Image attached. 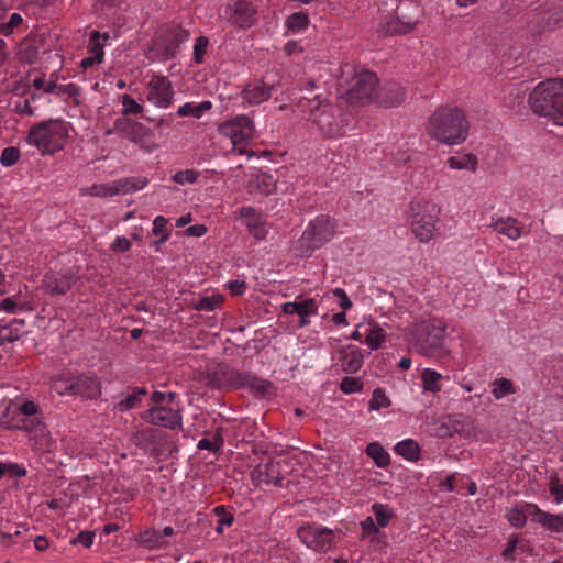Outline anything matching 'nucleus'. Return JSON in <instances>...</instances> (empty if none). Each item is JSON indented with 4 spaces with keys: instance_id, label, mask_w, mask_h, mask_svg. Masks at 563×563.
I'll use <instances>...</instances> for the list:
<instances>
[{
    "instance_id": "obj_36",
    "label": "nucleus",
    "mask_w": 563,
    "mask_h": 563,
    "mask_svg": "<svg viewBox=\"0 0 563 563\" xmlns=\"http://www.w3.org/2000/svg\"><path fill=\"white\" fill-rule=\"evenodd\" d=\"M372 510L375 515L377 525L380 527H386L389 520L394 517V512L388 505L376 503L372 506Z\"/></svg>"
},
{
    "instance_id": "obj_8",
    "label": "nucleus",
    "mask_w": 563,
    "mask_h": 563,
    "mask_svg": "<svg viewBox=\"0 0 563 563\" xmlns=\"http://www.w3.org/2000/svg\"><path fill=\"white\" fill-rule=\"evenodd\" d=\"M111 133H118L121 137L128 139L145 148L154 146L151 140V130L142 123L130 120L126 117H121L115 120L113 128L107 131V134Z\"/></svg>"
},
{
    "instance_id": "obj_50",
    "label": "nucleus",
    "mask_w": 563,
    "mask_h": 563,
    "mask_svg": "<svg viewBox=\"0 0 563 563\" xmlns=\"http://www.w3.org/2000/svg\"><path fill=\"white\" fill-rule=\"evenodd\" d=\"M22 16L19 13H13L7 23L0 24V34L9 35L13 29L22 24Z\"/></svg>"
},
{
    "instance_id": "obj_28",
    "label": "nucleus",
    "mask_w": 563,
    "mask_h": 563,
    "mask_svg": "<svg viewBox=\"0 0 563 563\" xmlns=\"http://www.w3.org/2000/svg\"><path fill=\"white\" fill-rule=\"evenodd\" d=\"M529 507H538L533 504H526L522 509L512 508L509 510L507 518L511 526L515 528H522L527 521V518H530L532 521H534V517L537 515H531Z\"/></svg>"
},
{
    "instance_id": "obj_56",
    "label": "nucleus",
    "mask_w": 563,
    "mask_h": 563,
    "mask_svg": "<svg viewBox=\"0 0 563 563\" xmlns=\"http://www.w3.org/2000/svg\"><path fill=\"white\" fill-rule=\"evenodd\" d=\"M95 538L93 531H81L71 540V544L81 543L84 547H91Z\"/></svg>"
},
{
    "instance_id": "obj_9",
    "label": "nucleus",
    "mask_w": 563,
    "mask_h": 563,
    "mask_svg": "<svg viewBox=\"0 0 563 563\" xmlns=\"http://www.w3.org/2000/svg\"><path fill=\"white\" fill-rule=\"evenodd\" d=\"M65 133L63 124L58 121H46L35 124L29 133V142L35 145L43 154L53 153L56 148L53 145L56 136Z\"/></svg>"
},
{
    "instance_id": "obj_4",
    "label": "nucleus",
    "mask_w": 563,
    "mask_h": 563,
    "mask_svg": "<svg viewBox=\"0 0 563 563\" xmlns=\"http://www.w3.org/2000/svg\"><path fill=\"white\" fill-rule=\"evenodd\" d=\"M445 327L439 320H428L413 323L409 329L408 342L410 347L423 356H442Z\"/></svg>"
},
{
    "instance_id": "obj_14",
    "label": "nucleus",
    "mask_w": 563,
    "mask_h": 563,
    "mask_svg": "<svg viewBox=\"0 0 563 563\" xmlns=\"http://www.w3.org/2000/svg\"><path fill=\"white\" fill-rule=\"evenodd\" d=\"M142 419L151 424L172 430L181 428V416L178 410L165 406L153 407L142 413Z\"/></svg>"
},
{
    "instance_id": "obj_48",
    "label": "nucleus",
    "mask_w": 563,
    "mask_h": 563,
    "mask_svg": "<svg viewBox=\"0 0 563 563\" xmlns=\"http://www.w3.org/2000/svg\"><path fill=\"white\" fill-rule=\"evenodd\" d=\"M88 194L96 197H110L115 195L113 184L93 185L88 189Z\"/></svg>"
},
{
    "instance_id": "obj_26",
    "label": "nucleus",
    "mask_w": 563,
    "mask_h": 563,
    "mask_svg": "<svg viewBox=\"0 0 563 563\" xmlns=\"http://www.w3.org/2000/svg\"><path fill=\"white\" fill-rule=\"evenodd\" d=\"M24 327V321L20 319H14L10 322V324L0 328V345L5 342L12 343L18 341L22 335V328Z\"/></svg>"
},
{
    "instance_id": "obj_6",
    "label": "nucleus",
    "mask_w": 563,
    "mask_h": 563,
    "mask_svg": "<svg viewBox=\"0 0 563 563\" xmlns=\"http://www.w3.org/2000/svg\"><path fill=\"white\" fill-rule=\"evenodd\" d=\"M189 37V32L178 24H167L159 27L157 36L150 46V58L167 60L176 55L184 41Z\"/></svg>"
},
{
    "instance_id": "obj_10",
    "label": "nucleus",
    "mask_w": 563,
    "mask_h": 563,
    "mask_svg": "<svg viewBox=\"0 0 563 563\" xmlns=\"http://www.w3.org/2000/svg\"><path fill=\"white\" fill-rule=\"evenodd\" d=\"M256 9L245 0H236L220 9V16L240 29H249L256 21Z\"/></svg>"
},
{
    "instance_id": "obj_64",
    "label": "nucleus",
    "mask_w": 563,
    "mask_h": 563,
    "mask_svg": "<svg viewBox=\"0 0 563 563\" xmlns=\"http://www.w3.org/2000/svg\"><path fill=\"white\" fill-rule=\"evenodd\" d=\"M240 216L242 218L246 219V222L247 221H253L254 222V221L260 219L256 209H254L253 207H242L240 209Z\"/></svg>"
},
{
    "instance_id": "obj_24",
    "label": "nucleus",
    "mask_w": 563,
    "mask_h": 563,
    "mask_svg": "<svg viewBox=\"0 0 563 563\" xmlns=\"http://www.w3.org/2000/svg\"><path fill=\"white\" fill-rule=\"evenodd\" d=\"M341 366L345 373H356L363 365V354L356 347L347 346L341 351Z\"/></svg>"
},
{
    "instance_id": "obj_34",
    "label": "nucleus",
    "mask_w": 563,
    "mask_h": 563,
    "mask_svg": "<svg viewBox=\"0 0 563 563\" xmlns=\"http://www.w3.org/2000/svg\"><path fill=\"white\" fill-rule=\"evenodd\" d=\"M421 378L424 390L437 393L441 389V385L439 384V380L441 378L440 373L430 368H426L421 374Z\"/></svg>"
},
{
    "instance_id": "obj_7",
    "label": "nucleus",
    "mask_w": 563,
    "mask_h": 563,
    "mask_svg": "<svg viewBox=\"0 0 563 563\" xmlns=\"http://www.w3.org/2000/svg\"><path fill=\"white\" fill-rule=\"evenodd\" d=\"M378 79L372 71H363L356 75L351 87L346 91V100L350 103H368L377 101Z\"/></svg>"
},
{
    "instance_id": "obj_58",
    "label": "nucleus",
    "mask_w": 563,
    "mask_h": 563,
    "mask_svg": "<svg viewBox=\"0 0 563 563\" xmlns=\"http://www.w3.org/2000/svg\"><path fill=\"white\" fill-rule=\"evenodd\" d=\"M141 401L140 397L137 396V394H132V395H129L126 398H124L123 400H121L119 404H118V407L121 411H124V410H130L132 408H134L139 402Z\"/></svg>"
},
{
    "instance_id": "obj_43",
    "label": "nucleus",
    "mask_w": 563,
    "mask_h": 563,
    "mask_svg": "<svg viewBox=\"0 0 563 563\" xmlns=\"http://www.w3.org/2000/svg\"><path fill=\"white\" fill-rule=\"evenodd\" d=\"M549 490L558 504L563 500V484L556 473H553L550 477Z\"/></svg>"
},
{
    "instance_id": "obj_47",
    "label": "nucleus",
    "mask_w": 563,
    "mask_h": 563,
    "mask_svg": "<svg viewBox=\"0 0 563 563\" xmlns=\"http://www.w3.org/2000/svg\"><path fill=\"white\" fill-rule=\"evenodd\" d=\"M385 339L384 330L379 327L374 328L366 336V343L369 345L372 350H377L380 343Z\"/></svg>"
},
{
    "instance_id": "obj_19",
    "label": "nucleus",
    "mask_w": 563,
    "mask_h": 563,
    "mask_svg": "<svg viewBox=\"0 0 563 563\" xmlns=\"http://www.w3.org/2000/svg\"><path fill=\"white\" fill-rule=\"evenodd\" d=\"M65 389L87 399H96L101 393V386L98 379L84 375L73 378Z\"/></svg>"
},
{
    "instance_id": "obj_2",
    "label": "nucleus",
    "mask_w": 563,
    "mask_h": 563,
    "mask_svg": "<svg viewBox=\"0 0 563 563\" xmlns=\"http://www.w3.org/2000/svg\"><path fill=\"white\" fill-rule=\"evenodd\" d=\"M428 134L444 144H460L468 134V121L457 108H439L429 120Z\"/></svg>"
},
{
    "instance_id": "obj_45",
    "label": "nucleus",
    "mask_w": 563,
    "mask_h": 563,
    "mask_svg": "<svg viewBox=\"0 0 563 563\" xmlns=\"http://www.w3.org/2000/svg\"><path fill=\"white\" fill-rule=\"evenodd\" d=\"M199 173L194 169L179 170L173 176L176 184L184 185L185 183L194 184L198 179Z\"/></svg>"
},
{
    "instance_id": "obj_62",
    "label": "nucleus",
    "mask_w": 563,
    "mask_h": 563,
    "mask_svg": "<svg viewBox=\"0 0 563 563\" xmlns=\"http://www.w3.org/2000/svg\"><path fill=\"white\" fill-rule=\"evenodd\" d=\"M228 287L232 295L239 296L242 295L246 289V283L244 280H231L228 284Z\"/></svg>"
},
{
    "instance_id": "obj_3",
    "label": "nucleus",
    "mask_w": 563,
    "mask_h": 563,
    "mask_svg": "<svg viewBox=\"0 0 563 563\" xmlns=\"http://www.w3.org/2000/svg\"><path fill=\"white\" fill-rule=\"evenodd\" d=\"M528 103L536 114L563 126V79L539 82L530 92Z\"/></svg>"
},
{
    "instance_id": "obj_61",
    "label": "nucleus",
    "mask_w": 563,
    "mask_h": 563,
    "mask_svg": "<svg viewBox=\"0 0 563 563\" xmlns=\"http://www.w3.org/2000/svg\"><path fill=\"white\" fill-rule=\"evenodd\" d=\"M24 48L22 49V57L24 59H26V62L29 63H33L34 59H36L37 55H38V48L37 47H34L32 45H29L27 43L24 44Z\"/></svg>"
},
{
    "instance_id": "obj_63",
    "label": "nucleus",
    "mask_w": 563,
    "mask_h": 563,
    "mask_svg": "<svg viewBox=\"0 0 563 563\" xmlns=\"http://www.w3.org/2000/svg\"><path fill=\"white\" fill-rule=\"evenodd\" d=\"M167 220L163 216H158L153 221V234H164L166 230Z\"/></svg>"
},
{
    "instance_id": "obj_29",
    "label": "nucleus",
    "mask_w": 563,
    "mask_h": 563,
    "mask_svg": "<svg viewBox=\"0 0 563 563\" xmlns=\"http://www.w3.org/2000/svg\"><path fill=\"white\" fill-rule=\"evenodd\" d=\"M448 164L453 169H470L475 172L477 168V157L473 154L451 156L448 159Z\"/></svg>"
},
{
    "instance_id": "obj_44",
    "label": "nucleus",
    "mask_w": 563,
    "mask_h": 563,
    "mask_svg": "<svg viewBox=\"0 0 563 563\" xmlns=\"http://www.w3.org/2000/svg\"><path fill=\"white\" fill-rule=\"evenodd\" d=\"M123 104V117L128 114H139L143 111L141 104H139L130 95H124L122 97Z\"/></svg>"
},
{
    "instance_id": "obj_55",
    "label": "nucleus",
    "mask_w": 563,
    "mask_h": 563,
    "mask_svg": "<svg viewBox=\"0 0 563 563\" xmlns=\"http://www.w3.org/2000/svg\"><path fill=\"white\" fill-rule=\"evenodd\" d=\"M271 467H272V463H268L266 465V470L263 472V471H257L258 472V475H257V479H258V483H271L273 482L275 485H282V478H278V477H275L273 476L269 471H271Z\"/></svg>"
},
{
    "instance_id": "obj_17",
    "label": "nucleus",
    "mask_w": 563,
    "mask_h": 563,
    "mask_svg": "<svg viewBox=\"0 0 563 563\" xmlns=\"http://www.w3.org/2000/svg\"><path fill=\"white\" fill-rule=\"evenodd\" d=\"M77 277L73 272H51L44 276L43 289L51 296H64L76 284Z\"/></svg>"
},
{
    "instance_id": "obj_22",
    "label": "nucleus",
    "mask_w": 563,
    "mask_h": 563,
    "mask_svg": "<svg viewBox=\"0 0 563 563\" xmlns=\"http://www.w3.org/2000/svg\"><path fill=\"white\" fill-rule=\"evenodd\" d=\"M273 86L263 81L249 84L243 90V98L250 104H258L271 97Z\"/></svg>"
},
{
    "instance_id": "obj_18",
    "label": "nucleus",
    "mask_w": 563,
    "mask_h": 563,
    "mask_svg": "<svg viewBox=\"0 0 563 563\" xmlns=\"http://www.w3.org/2000/svg\"><path fill=\"white\" fill-rule=\"evenodd\" d=\"M223 376H227L223 373ZM224 379L232 380L239 386H247L251 390L256 391L261 397H266L273 394V384L269 380L262 379L256 376L243 375L239 372H230Z\"/></svg>"
},
{
    "instance_id": "obj_11",
    "label": "nucleus",
    "mask_w": 563,
    "mask_h": 563,
    "mask_svg": "<svg viewBox=\"0 0 563 563\" xmlns=\"http://www.w3.org/2000/svg\"><path fill=\"white\" fill-rule=\"evenodd\" d=\"M417 207L421 209L420 203ZM423 212L416 213L412 221V233L421 242H428L432 239L435 229V222L438 221L439 208L434 203L426 202L422 206Z\"/></svg>"
},
{
    "instance_id": "obj_38",
    "label": "nucleus",
    "mask_w": 563,
    "mask_h": 563,
    "mask_svg": "<svg viewBox=\"0 0 563 563\" xmlns=\"http://www.w3.org/2000/svg\"><path fill=\"white\" fill-rule=\"evenodd\" d=\"M223 301L221 295H213L211 297H202L196 303V309L199 311H213Z\"/></svg>"
},
{
    "instance_id": "obj_40",
    "label": "nucleus",
    "mask_w": 563,
    "mask_h": 563,
    "mask_svg": "<svg viewBox=\"0 0 563 563\" xmlns=\"http://www.w3.org/2000/svg\"><path fill=\"white\" fill-rule=\"evenodd\" d=\"M100 33L98 31H93L90 36L91 46L89 52L93 59H97V63H101L103 58V44L99 43Z\"/></svg>"
},
{
    "instance_id": "obj_25",
    "label": "nucleus",
    "mask_w": 563,
    "mask_h": 563,
    "mask_svg": "<svg viewBox=\"0 0 563 563\" xmlns=\"http://www.w3.org/2000/svg\"><path fill=\"white\" fill-rule=\"evenodd\" d=\"M275 180L273 176L262 174L256 175L255 178L249 180L247 190L249 192H253L254 189L258 190L261 194L268 196L275 191Z\"/></svg>"
},
{
    "instance_id": "obj_35",
    "label": "nucleus",
    "mask_w": 563,
    "mask_h": 563,
    "mask_svg": "<svg viewBox=\"0 0 563 563\" xmlns=\"http://www.w3.org/2000/svg\"><path fill=\"white\" fill-rule=\"evenodd\" d=\"M308 25L309 16L302 11L292 13L286 19V26L292 32L305 30Z\"/></svg>"
},
{
    "instance_id": "obj_60",
    "label": "nucleus",
    "mask_w": 563,
    "mask_h": 563,
    "mask_svg": "<svg viewBox=\"0 0 563 563\" xmlns=\"http://www.w3.org/2000/svg\"><path fill=\"white\" fill-rule=\"evenodd\" d=\"M56 91L58 95H67L69 97H76L79 95V88L75 84L57 86Z\"/></svg>"
},
{
    "instance_id": "obj_57",
    "label": "nucleus",
    "mask_w": 563,
    "mask_h": 563,
    "mask_svg": "<svg viewBox=\"0 0 563 563\" xmlns=\"http://www.w3.org/2000/svg\"><path fill=\"white\" fill-rule=\"evenodd\" d=\"M223 440L220 437H217L213 441L209 439H201L198 442V449L200 450H208V451H217L220 445L222 444Z\"/></svg>"
},
{
    "instance_id": "obj_46",
    "label": "nucleus",
    "mask_w": 563,
    "mask_h": 563,
    "mask_svg": "<svg viewBox=\"0 0 563 563\" xmlns=\"http://www.w3.org/2000/svg\"><path fill=\"white\" fill-rule=\"evenodd\" d=\"M20 157V151L16 147L10 146L5 147L0 157V162L3 166H12L14 165Z\"/></svg>"
},
{
    "instance_id": "obj_37",
    "label": "nucleus",
    "mask_w": 563,
    "mask_h": 563,
    "mask_svg": "<svg viewBox=\"0 0 563 563\" xmlns=\"http://www.w3.org/2000/svg\"><path fill=\"white\" fill-rule=\"evenodd\" d=\"M492 393L496 399H500L506 395L515 393L514 384L508 378H498L494 382V388Z\"/></svg>"
},
{
    "instance_id": "obj_42",
    "label": "nucleus",
    "mask_w": 563,
    "mask_h": 563,
    "mask_svg": "<svg viewBox=\"0 0 563 563\" xmlns=\"http://www.w3.org/2000/svg\"><path fill=\"white\" fill-rule=\"evenodd\" d=\"M340 388L345 394L360 391L363 388V382L360 377L346 376L341 380Z\"/></svg>"
},
{
    "instance_id": "obj_59",
    "label": "nucleus",
    "mask_w": 563,
    "mask_h": 563,
    "mask_svg": "<svg viewBox=\"0 0 563 563\" xmlns=\"http://www.w3.org/2000/svg\"><path fill=\"white\" fill-rule=\"evenodd\" d=\"M131 249V242L124 236H118L111 244L113 252H126Z\"/></svg>"
},
{
    "instance_id": "obj_27",
    "label": "nucleus",
    "mask_w": 563,
    "mask_h": 563,
    "mask_svg": "<svg viewBox=\"0 0 563 563\" xmlns=\"http://www.w3.org/2000/svg\"><path fill=\"white\" fill-rule=\"evenodd\" d=\"M395 452L408 461L416 462L420 457V446L411 439L397 443L394 448Z\"/></svg>"
},
{
    "instance_id": "obj_1",
    "label": "nucleus",
    "mask_w": 563,
    "mask_h": 563,
    "mask_svg": "<svg viewBox=\"0 0 563 563\" xmlns=\"http://www.w3.org/2000/svg\"><path fill=\"white\" fill-rule=\"evenodd\" d=\"M296 106L307 122L324 136L341 135L347 123L342 109L321 96L301 97Z\"/></svg>"
},
{
    "instance_id": "obj_13",
    "label": "nucleus",
    "mask_w": 563,
    "mask_h": 563,
    "mask_svg": "<svg viewBox=\"0 0 563 563\" xmlns=\"http://www.w3.org/2000/svg\"><path fill=\"white\" fill-rule=\"evenodd\" d=\"M536 16L542 31L563 27V0H547Z\"/></svg>"
},
{
    "instance_id": "obj_39",
    "label": "nucleus",
    "mask_w": 563,
    "mask_h": 563,
    "mask_svg": "<svg viewBox=\"0 0 563 563\" xmlns=\"http://www.w3.org/2000/svg\"><path fill=\"white\" fill-rule=\"evenodd\" d=\"M389 398L385 395L382 388H376L373 391L372 399L369 400L371 410H379L382 408H388L390 406Z\"/></svg>"
},
{
    "instance_id": "obj_15",
    "label": "nucleus",
    "mask_w": 563,
    "mask_h": 563,
    "mask_svg": "<svg viewBox=\"0 0 563 563\" xmlns=\"http://www.w3.org/2000/svg\"><path fill=\"white\" fill-rule=\"evenodd\" d=\"M333 532L327 528L305 526L298 530V537L310 549L325 552L331 547Z\"/></svg>"
},
{
    "instance_id": "obj_23",
    "label": "nucleus",
    "mask_w": 563,
    "mask_h": 563,
    "mask_svg": "<svg viewBox=\"0 0 563 563\" xmlns=\"http://www.w3.org/2000/svg\"><path fill=\"white\" fill-rule=\"evenodd\" d=\"M531 515H537L534 521L553 532H563V515H553L541 510L539 507H529Z\"/></svg>"
},
{
    "instance_id": "obj_12",
    "label": "nucleus",
    "mask_w": 563,
    "mask_h": 563,
    "mask_svg": "<svg viewBox=\"0 0 563 563\" xmlns=\"http://www.w3.org/2000/svg\"><path fill=\"white\" fill-rule=\"evenodd\" d=\"M219 132L229 137L235 148L244 141L253 137L254 125L247 115H236L232 120L221 123Z\"/></svg>"
},
{
    "instance_id": "obj_32",
    "label": "nucleus",
    "mask_w": 563,
    "mask_h": 563,
    "mask_svg": "<svg viewBox=\"0 0 563 563\" xmlns=\"http://www.w3.org/2000/svg\"><path fill=\"white\" fill-rule=\"evenodd\" d=\"M139 542L140 544L148 548V549H155L163 547L166 542L163 539V536L161 532L148 529L139 534Z\"/></svg>"
},
{
    "instance_id": "obj_52",
    "label": "nucleus",
    "mask_w": 563,
    "mask_h": 563,
    "mask_svg": "<svg viewBox=\"0 0 563 563\" xmlns=\"http://www.w3.org/2000/svg\"><path fill=\"white\" fill-rule=\"evenodd\" d=\"M246 227L249 232L257 240H263L266 236V229L264 223L258 220L256 221H247Z\"/></svg>"
},
{
    "instance_id": "obj_16",
    "label": "nucleus",
    "mask_w": 563,
    "mask_h": 563,
    "mask_svg": "<svg viewBox=\"0 0 563 563\" xmlns=\"http://www.w3.org/2000/svg\"><path fill=\"white\" fill-rule=\"evenodd\" d=\"M174 92L166 77L153 76L147 85V100L155 106L166 108L172 103Z\"/></svg>"
},
{
    "instance_id": "obj_5",
    "label": "nucleus",
    "mask_w": 563,
    "mask_h": 563,
    "mask_svg": "<svg viewBox=\"0 0 563 563\" xmlns=\"http://www.w3.org/2000/svg\"><path fill=\"white\" fill-rule=\"evenodd\" d=\"M334 235V224L328 216H320L310 222L294 250L299 256L307 257Z\"/></svg>"
},
{
    "instance_id": "obj_49",
    "label": "nucleus",
    "mask_w": 563,
    "mask_h": 563,
    "mask_svg": "<svg viewBox=\"0 0 563 563\" xmlns=\"http://www.w3.org/2000/svg\"><path fill=\"white\" fill-rule=\"evenodd\" d=\"M154 432L151 428L137 430L132 434V441L135 445L143 446L152 440Z\"/></svg>"
},
{
    "instance_id": "obj_30",
    "label": "nucleus",
    "mask_w": 563,
    "mask_h": 563,
    "mask_svg": "<svg viewBox=\"0 0 563 563\" xmlns=\"http://www.w3.org/2000/svg\"><path fill=\"white\" fill-rule=\"evenodd\" d=\"M366 453L374 460L378 467H386L389 465V454L379 443H369L366 448Z\"/></svg>"
},
{
    "instance_id": "obj_41",
    "label": "nucleus",
    "mask_w": 563,
    "mask_h": 563,
    "mask_svg": "<svg viewBox=\"0 0 563 563\" xmlns=\"http://www.w3.org/2000/svg\"><path fill=\"white\" fill-rule=\"evenodd\" d=\"M15 428L24 429L27 432H34L37 435H44L46 431V427L43 422L31 417L26 420H23V426H16Z\"/></svg>"
},
{
    "instance_id": "obj_53",
    "label": "nucleus",
    "mask_w": 563,
    "mask_h": 563,
    "mask_svg": "<svg viewBox=\"0 0 563 563\" xmlns=\"http://www.w3.org/2000/svg\"><path fill=\"white\" fill-rule=\"evenodd\" d=\"M32 85L36 90H44L47 93L56 91L57 88V84L54 80L45 81L43 77L34 78Z\"/></svg>"
},
{
    "instance_id": "obj_33",
    "label": "nucleus",
    "mask_w": 563,
    "mask_h": 563,
    "mask_svg": "<svg viewBox=\"0 0 563 563\" xmlns=\"http://www.w3.org/2000/svg\"><path fill=\"white\" fill-rule=\"evenodd\" d=\"M211 106L210 101H203L199 104L185 103L178 109L177 114L180 117L192 115L195 118H200L205 111L211 109Z\"/></svg>"
},
{
    "instance_id": "obj_54",
    "label": "nucleus",
    "mask_w": 563,
    "mask_h": 563,
    "mask_svg": "<svg viewBox=\"0 0 563 563\" xmlns=\"http://www.w3.org/2000/svg\"><path fill=\"white\" fill-rule=\"evenodd\" d=\"M209 44V40L205 36H199L194 47V58L196 63H201L206 48Z\"/></svg>"
},
{
    "instance_id": "obj_21",
    "label": "nucleus",
    "mask_w": 563,
    "mask_h": 563,
    "mask_svg": "<svg viewBox=\"0 0 563 563\" xmlns=\"http://www.w3.org/2000/svg\"><path fill=\"white\" fill-rule=\"evenodd\" d=\"M405 89L395 81H388L379 89L377 103L390 108L400 104L405 100Z\"/></svg>"
},
{
    "instance_id": "obj_51",
    "label": "nucleus",
    "mask_w": 563,
    "mask_h": 563,
    "mask_svg": "<svg viewBox=\"0 0 563 563\" xmlns=\"http://www.w3.org/2000/svg\"><path fill=\"white\" fill-rule=\"evenodd\" d=\"M298 311L297 314L300 316V318H306L307 316L311 313L317 312V306L314 299H306L300 302H297Z\"/></svg>"
},
{
    "instance_id": "obj_31",
    "label": "nucleus",
    "mask_w": 563,
    "mask_h": 563,
    "mask_svg": "<svg viewBox=\"0 0 563 563\" xmlns=\"http://www.w3.org/2000/svg\"><path fill=\"white\" fill-rule=\"evenodd\" d=\"M495 230L511 240H517L521 235V229L517 225V220L512 218L498 220L495 223Z\"/></svg>"
},
{
    "instance_id": "obj_20",
    "label": "nucleus",
    "mask_w": 563,
    "mask_h": 563,
    "mask_svg": "<svg viewBox=\"0 0 563 563\" xmlns=\"http://www.w3.org/2000/svg\"><path fill=\"white\" fill-rule=\"evenodd\" d=\"M413 29V23L402 22L396 16L386 15L380 20L376 32L379 36H394L410 33Z\"/></svg>"
}]
</instances>
